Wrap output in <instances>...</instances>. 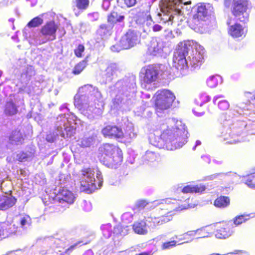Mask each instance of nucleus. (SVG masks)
Wrapping results in <instances>:
<instances>
[{"mask_svg": "<svg viewBox=\"0 0 255 255\" xmlns=\"http://www.w3.org/2000/svg\"><path fill=\"white\" fill-rule=\"evenodd\" d=\"M98 158L108 167L117 169L123 162V154L118 146L106 143L99 147Z\"/></svg>", "mask_w": 255, "mask_h": 255, "instance_id": "nucleus-1", "label": "nucleus"}, {"mask_svg": "<svg viewBox=\"0 0 255 255\" xmlns=\"http://www.w3.org/2000/svg\"><path fill=\"white\" fill-rule=\"evenodd\" d=\"M155 109L163 111L169 108L175 100L174 93L169 90L162 89L158 90L153 96Z\"/></svg>", "mask_w": 255, "mask_h": 255, "instance_id": "nucleus-2", "label": "nucleus"}, {"mask_svg": "<svg viewBox=\"0 0 255 255\" xmlns=\"http://www.w3.org/2000/svg\"><path fill=\"white\" fill-rule=\"evenodd\" d=\"M159 71L154 65L143 67L139 74V81L141 87L147 89L149 85L156 82L158 78Z\"/></svg>", "mask_w": 255, "mask_h": 255, "instance_id": "nucleus-3", "label": "nucleus"}, {"mask_svg": "<svg viewBox=\"0 0 255 255\" xmlns=\"http://www.w3.org/2000/svg\"><path fill=\"white\" fill-rule=\"evenodd\" d=\"M160 136L166 141H175L178 146H182L187 142L186 132L177 127L167 128L162 132Z\"/></svg>", "mask_w": 255, "mask_h": 255, "instance_id": "nucleus-4", "label": "nucleus"}, {"mask_svg": "<svg viewBox=\"0 0 255 255\" xmlns=\"http://www.w3.org/2000/svg\"><path fill=\"white\" fill-rule=\"evenodd\" d=\"M248 5L249 0H233L231 11L237 20L243 23L249 21Z\"/></svg>", "mask_w": 255, "mask_h": 255, "instance_id": "nucleus-5", "label": "nucleus"}, {"mask_svg": "<svg viewBox=\"0 0 255 255\" xmlns=\"http://www.w3.org/2000/svg\"><path fill=\"white\" fill-rule=\"evenodd\" d=\"M94 173L90 168H83L81 170V186L82 191L90 193L96 187Z\"/></svg>", "mask_w": 255, "mask_h": 255, "instance_id": "nucleus-6", "label": "nucleus"}, {"mask_svg": "<svg viewBox=\"0 0 255 255\" xmlns=\"http://www.w3.org/2000/svg\"><path fill=\"white\" fill-rule=\"evenodd\" d=\"M101 133L105 138L122 139L125 137V133L121 127L117 125H108L101 129Z\"/></svg>", "mask_w": 255, "mask_h": 255, "instance_id": "nucleus-7", "label": "nucleus"}, {"mask_svg": "<svg viewBox=\"0 0 255 255\" xmlns=\"http://www.w3.org/2000/svg\"><path fill=\"white\" fill-rule=\"evenodd\" d=\"M188 53V48L186 44L179 46L173 56V66L178 69H182L186 67V56Z\"/></svg>", "mask_w": 255, "mask_h": 255, "instance_id": "nucleus-8", "label": "nucleus"}, {"mask_svg": "<svg viewBox=\"0 0 255 255\" xmlns=\"http://www.w3.org/2000/svg\"><path fill=\"white\" fill-rule=\"evenodd\" d=\"M140 41V35L138 32L132 30H128L121 39L120 45L124 49L133 47Z\"/></svg>", "mask_w": 255, "mask_h": 255, "instance_id": "nucleus-9", "label": "nucleus"}, {"mask_svg": "<svg viewBox=\"0 0 255 255\" xmlns=\"http://www.w3.org/2000/svg\"><path fill=\"white\" fill-rule=\"evenodd\" d=\"M125 20V15L119 10H112L108 14L107 21L113 27L116 25L124 23Z\"/></svg>", "mask_w": 255, "mask_h": 255, "instance_id": "nucleus-10", "label": "nucleus"}, {"mask_svg": "<svg viewBox=\"0 0 255 255\" xmlns=\"http://www.w3.org/2000/svg\"><path fill=\"white\" fill-rule=\"evenodd\" d=\"M56 199L58 202L71 205L74 203L75 196L72 191L63 188L59 191Z\"/></svg>", "mask_w": 255, "mask_h": 255, "instance_id": "nucleus-11", "label": "nucleus"}, {"mask_svg": "<svg viewBox=\"0 0 255 255\" xmlns=\"http://www.w3.org/2000/svg\"><path fill=\"white\" fill-rule=\"evenodd\" d=\"M214 13V7L211 4L200 2L197 4L196 11L195 14L205 19L207 17L211 16Z\"/></svg>", "mask_w": 255, "mask_h": 255, "instance_id": "nucleus-12", "label": "nucleus"}, {"mask_svg": "<svg viewBox=\"0 0 255 255\" xmlns=\"http://www.w3.org/2000/svg\"><path fill=\"white\" fill-rule=\"evenodd\" d=\"M247 31V28L238 23H235L229 26L228 28V34L234 38L244 37Z\"/></svg>", "mask_w": 255, "mask_h": 255, "instance_id": "nucleus-13", "label": "nucleus"}, {"mask_svg": "<svg viewBox=\"0 0 255 255\" xmlns=\"http://www.w3.org/2000/svg\"><path fill=\"white\" fill-rule=\"evenodd\" d=\"M211 234V233L208 231L206 228L197 230L195 232L186 233L182 235L183 237L181 239L184 240V241L180 244L188 243L192 241L194 239V238H192L193 236H197V237L196 238H204L209 237Z\"/></svg>", "mask_w": 255, "mask_h": 255, "instance_id": "nucleus-14", "label": "nucleus"}, {"mask_svg": "<svg viewBox=\"0 0 255 255\" xmlns=\"http://www.w3.org/2000/svg\"><path fill=\"white\" fill-rule=\"evenodd\" d=\"M205 22V18L194 14L189 20V23L191 28L197 32L202 33L206 28L207 24Z\"/></svg>", "mask_w": 255, "mask_h": 255, "instance_id": "nucleus-15", "label": "nucleus"}, {"mask_svg": "<svg viewBox=\"0 0 255 255\" xmlns=\"http://www.w3.org/2000/svg\"><path fill=\"white\" fill-rule=\"evenodd\" d=\"M58 29V25L54 21L47 22L41 28L40 32L45 36H52V40L56 39V33Z\"/></svg>", "mask_w": 255, "mask_h": 255, "instance_id": "nucleus-16", "label": "nucleus"}, {"mask_svg": "<svg viewBox=\"0 0 255 255\" xmlns=\"http://www.w3.org/2000/svg\"><path fill=\"white\" fill-rule=\"evenodd\" d=\"M16 201V198L11 195L0 196V210H8L15 205Z\"/></svg>", "mask_w": 255, "mask_h": 255, "instance_id": "nucleus-17", "label": "nucleus"}, {"mask_svg": "<svg viewBox=\"0 0 255 255\" xmlns=\"http://www.w3.org/2000/svg\"><path fill=\"white\" fill-rule=\"evenodd\" d=\"M8 138L10 144L17 145L22 144L24 141V137L22 133L18 128L12 131Z\"/></svg>", "mask_w": 255, "mask_h": 255, "instance_id": "nucleus-18", "label": "nucleus"}, {"mask_svg": "<svg viewBox=\"0 0 255 255\" xmlns=\"http://www.w3.org/2000/svg\"><path fill=\"white\" fill-rule=\"evenodd\" d=\"M172 219L173 217L169 212L161 216L152 218L151 222L153 227H156L170 222Z\"/></svg>", "mask_w": 255, "mask_h": 255, "instance_id": "nucleus-19", "label": "nucleus"}, {"mask_svg": "<svg viewBox=\"0 0 255 255\" xmlns=\"http://www.w3.org/2000/svg\"><path fill=\"white\" fill-rule=\"evenodd\" d=\"M217 235L220 238H226L233 233L232 225L229 223L222 225L217 230Z\"/></svg>", "mask_w": 255, "mask_h": 255, "instance_id": "nucleus-20", "label": "nucleus"}, {"mask_svg": "<svg viewBox=\"0 0 255 255\" xmlns=\"http://www.w3.org/2000/svg\"><path fill=\"white\" fill-rule=\"evenodd\" d=\"M16 230L14 225L8 222L0 223V237H6L8 235L14 233Z\"/></svg>", "mask_w": 255, "mask_h": 255, "instance_id": "nucleus-21", "label": "nucleus"}, {"mask_svg": "<svg viewBox=\"0 0 255 255\" xmlns=\"http://www.w3.org/2000/svg\"><path fill=\"white\" fill-rule=\"evenodd\" d=\"M204 56L200 52H196L190 59V63L195 69L199 68L204 63Z\"/></svg>", "mask_w": 255, "mask_h": 255, "instance_id": "nucleus-22", "label": "nucleus"}, {"mask_svg": "<svg viewBox=\"0 0 255 255\" xmlns=\"http://www.w3.org/2000/svg\"><path fill=\"white\" fill-rule=\"evenodd\" d=\"M119 68L115 63L109 64L105 70V75L106 78L113 79L114 77L118 76Z\"/></svg>", "mask_w": 255, "mask_h": 255, "instance_id": "nucleus-23", "label": "nucleus"}, {"mask_svg": "<svg viewBox=\"0 0 255 255\" xmlns=\"http://www.w3.org/2000/svg\"><path fill=\"white\" fill-rule=\"evenodd\" d=\"M206 187L203 185H196L195 186L187 185L182 189V192L188 193H201L204 191Z\"/></svg>", "mask_w": 255, "mask_h": 255, "instance_id": "nucleus-24", "label": "nucleus"}, {"mask_svg": "<svg viewBox=\"0 0 255 255\" xmlns=\"http://www.w3.org/2000/svg\"><path fill=\"white\" fill-rule=\"evenodd\" d=\"M146 226V224L145 222L140 221L134 222L132 225V229L136 234L144 235L147 233Z\"/></svg>", "mask_w": 255, "mask_h": 255, "instance_id": "nucleus-25", "label": "nucleus"}, {"mask_svg": "<svg viewBox=\"0 0 255 255\" xmlns=\"http://www.w3.org/2000/svg\"><path fill=\"white\" fill-rule=\"evenodd\" d=\"M113 28L110 24H102L100 25L97 32L102 37L109 36L112 35Z\"/></svg>", "mask_w": 255, "mask_h": 255, "instance_id": "nucleus-26", "label": "nucleus"}, {"mask_svg": "<svg viewBox=\"0 0 255 255\" xmlns=\"http://www.w3.org/2000/svg\"><path fill=\"white\" fill-rule=\"evenodd\" d=\"M230 203V200L228 197L220 196L216 199L214 202V205L219 208H225L228 207Z\"/></svg>", "mask_w": 255, "mask_h": 255, "instance_id": "nucleus-27", "label": "nucleus"}, {"mask_svg": "<svg viewBox=\"0 0 255 255\" xmlns=\"http://www.w3.org/2000/svg\"><path fill=\"white\" fill-rule=\"evenodd\" d=\"M243 181L249 187L255 189V170L243 177Z\"/></svg>", "mask_w": 255, "mask_h": 255, "instance_id": "nucleus-28", "label": "nucleus"}, {"mask_svg": "<svg viewBox=\"0 0 255 255\" xmlns=\"http://www.w3.org/2000/svg\"><path fill=\"white\" fill-rule=\"evenodd\" d=\"M88 65V60L86 58L77 63L73 68L72 73L74 75H79L84 70Z\"/></svg>", "mask_w": 255, "mask_h": 255, "instance_id": "nucleus-29", "label": "nucleus"}, {"mask_svg": "<svg viewBox=\"0 0 255 255\" xmlns=\"http://www.w3.org/2000/svg\"><path fill=\"white\" fill-rule=\"evenodd\" d=\"M4 112L7 116H12L17 112V108L12 101L7 102L5 105Z\"/></svg>", "mask_w": 255, "mask_h": 255, "instance_id": "nucleus-30", "label": "nucleus"}, {"mask_svg": "<svg viewBox=\"0 0 255 255\" xmlns=\"http://www.w3.org/2000/svg\"><path fill=\"white\" fill-rule=\"evenodd\" d=\"M250 219V215L249 214H243L236 216L233 219L234 224L236 226H238L241 224L246 222Z\"/></svg>", "mask_w": 255, "mask_h": 255, "instance_id": "nucleus-31", "label": "nucleus"}, {"mask_svg": "<svg viewBox=\"0 0 255 255\" xmlns=\"http://www.w3.org/2000/svg\"><path fill=\"white\" fill-rule=\"evenodd\" d=\"M142 158L144 161L153 162L158 160L159 156L155 152L146 151Z\"/></svg>", "mask_w": 255, "mask_h": 255, "instance_id": "nucleus-32", "label": "nucleus"}, {"mask_svg": "<svg viewBox=\"0 0 255 255\" xmlns=\"http://www.w3.org/2000/svg\"><path fill=\"white\" fill-rule=\"evenodd\" d=\"M90 0H75L74 5L79 10H84L87 9L90 5Z\"/></svg>", "mask_w": 255, "mask_h": 255, "instance_id": "nucleus-33", "label": "nucleus"}, {"mask_svg": "<svg viewBox=\"0 0 255 255\" xmlns=\"http://www.w3.org/2000/svg\"><path fill=\"white\" fill-rule=\"evenodd\" d=\"M69 205L66 203L58 202L57 204L53 207L54 209V212L57 214L63 213L69 208Z\"/></svg>", "mask_w": 255, "mask_h": 255, "instance_id": "nucleus-34", "label": "nucleus"}, {"mask_svg": "<svg viewBox=\"0 0 255 255\" xmlns=\"http://www.w3.org/2000/svg\"><path fill=\"white\" fill-rule=\"evenodd\" d=\"M43 22V19L39 16H36L28 22V27H35L40 25Z\"/></svg>", "mask_w": 255, "mask_h": 255, "instance_id": "nucleus-35", "label": "nucleus"}, {"mask_svg": "<svg viewBox=\"0 0 255 255\" xmlns=\"http://www.w3.org/2000/svg\"><path fill=\"white\" fill-rule=\"evenodd\" d=\"M143 8H145V9H141L139 12L141 13L142 16H145V19L148 20L149 19H151V17L150 15V5L149 4H145L144 5H142Z\"/></svg>", "mask_w": 255, "mask_h": 255, "instance_id": "nucleus-36", "label": "nucleus"}, {"mask_svg": "<svg viewBox=\"0 0 255 255\" xmlns=\"http://www.w3.org/2000/svg\"><path fill=\"white\" fill-rule=\"evenodd\" d=\"M29 156L28 154L23 151H20L16 154L17 160L20 162H25L28 159Z\"/></svg>", "mask_w": 255, "mask_h": 255, "instance_id": "nucleus-37", "label": "nucleus"}, {"mask_svg": "<svg viewBox=\"0 0 255 255\" xmlns=\"http://www.w3.org/2000/svg\"><path fill=\"white\" fill-rule=\"evenodd\" d=\"M207 84L208 86L211 88L215 87L218 85V80L217 76H213L210 77L207 80Z\"/></svg>", "mask_w": 255, "mask_h": 255, "instance_id": "nucleus-38", "label": "nucleus"}, {"mask_svg": "<svg viewBox=\"0 0 255 255\" xmlns=\"http://www.w3.org/2000/svg\"><path fill=\"white\" fill-rule=\"evenodd\" d=\"M85 50L84 46L82 44H79L76 48L74 49V54L75 56L78 58H81L82 57V53L84 52Z\"/></svg>", "mask_w": 255, "mask_h": 255, "instance_id": "nucleus-39", "label": "nucleus"}, {"mask_svg": "<svg viewBox=\"0 0 255 255\" xmlns=\"http://www.w3.org/2000/svg\"><path fill=\"white\" fill-rule=\"evenodd\" d=\"M176 245L177 242L174 240L166 242L162 244L161 249L162 250L168 249L170 248L175 247Z\"/></svg>", "mask_w": 255, "mask_h": 255, "instance_id": "nucleus-40", "label": "nucleus"}, {"mask_svg": "<svg viewBox=\"0 0 255 255\" xmlns=\"http://www.w3.org/2000/svg\"><path fill=\"white\" fill-rule=\"evenodd\" d=\"M230 105L226 100H222L219 102L218 108L221 111H226L229 108Z\"/></svg>", "mask_w": 255, "mask_h": 255, "instance_id": "nucleus-41", "label": "nucleus"}, {"mask_svg": "<svg viewBox=\"0 0 255 255\" xmlns=\"http://www.w3.org/2000/svg\"><path fill=\"white\" fill-rule=\"evenodd\" d=\"M234 135H232L231 136L230 135H228L227 136L225 137H221L223 139L222 140L224 141H227L226 143L228 144H236L240 142L239 140H236V139H233L234 138L233 137Z\"/></svg>", "mask_w": 255, "mask_h": 255, "instance_id": "nucleus-42", "label": "nucleus"}, {"mask_svg": "<svg viewBox=\"0 0 255 255\" xmlns=\"http://www.w3.org/2000/svg\"><path fill=\"white\" fill-rule=\"evenodd\" d=\"M30 220V217L28 215H25L20 219V223L22 227L24 226Z\"/></svg>", "mask_w": 255, "mask_h": 255, "instance_id": "nucleus-43", "label": "nucleus"}, {"mask_svg": "<svg viewBox=\"0 0 255 255\" xmlns=\"http://www.w3.org/2000/svg\"><path fill=\"white\" fill-rule=\"evenodd\" d=\"M158 48L155 46V44H151L148 48V50L151 54L155 55L156 53L158 51Z\"/></svg>", "mask_w": 255, "mask_h": 255, "instance_id": "nucleus-44", "label": "nucleus"}, {"mask_svg": "<svg viewBox=\"0 0 255 255\" xmlns=\"http://www.w3.org/2000/svg\"><path fill=\"white\" fill-rule=\"evenodd\" d=\"M80 243H82V242L79 241L74 244V245L71 246L69 248H68L67 249L65 250V253L67 254V255H69V252H72Z\"/></svg>", "mask_w": 255, "mask_h": 255, "instance_id": "nucleus-45", "label": "nucleus"}, {"mask_svg": "<svg viewBox=\"0 0 255 255\" xmlns=\"http://www.w3.org/2000/svg\"><path fill=\"white\" fill-rule=\"evenodd\" d=\"M125 4L127 7H131L134 6L136 3V0H124Z\"/></svg>", "mask_w": 255, "mask_h": 255, "instance_id": "nucleus-46", "label": "nucleus"}, {"mask_svg": "<svg viewBox=\"0 0 255 255\" xmlns=\"http://www.w3.org/2000/svg\"><path fill=\"white\" fill-rule=\"evenodd\" d=\"M147 205V203L144 201H141L137 204V207L139 209L143 208Z\"/></svg>", "mask_w": 255, "mask_h": 255, "instance_id": "nucleus-47", "label": "nucleus"}, {"mask_svg": "<svg viewBox=\"0 0 255 255\" xmlns=\"http://www.w3.org/2000/svg\"><path fill=\"white\" fill-rule=\"evenodd\" d=\"M81 97V96H79L78 97L75 98V105L78 106H81L83 105V103L80 101Z\"/></svg>", "mask_w": 255, "mask_h": 255, "instance_id": "nucleus-48", "label": "nucleus"}, {"mask_svg": "<svg viewBox=\"0 0 255 255\" xmlns=\"http://www.w3.org/2000/svg\"><path fill=\"white\" fill-rule=\"evenodd\" d=\"M162 27L159 24H155L153 26V30L154 32L159 31L161 30L162 29Z\"/></svg>", "mask_w": 255, "mask_h": 255, "instance_id": "nucleus-49", "label": "nucleus"}, {"mask_svg": "<svg viewBox=\"0 0 255 255\" xmlns=\"http://www.w3.org/2000/svg\"><path fill=\"white\" fill-rule=\"evenodd\" d=\"M46 140L48 142L52 143L55 141V137L48 135L46 137Z\"/></svg>", "mask_w": 255, "mask_h": 255, "instance_id": "nucleus-50", "label": "nucleus"}, {"mask_svg": "<svg viewBox=\"0 0 255 255\" xmlns=\"http://www.w3.org/2000/svg\"><path fill=\"white\" fill-rule=\"evenodd\" d=\"M152 253L151 251L147 252H142L136 255H152Z\"/></svg>", "mask_w": 255, "mask_h": 255, "instance_id": "nucleus-51", "label": "nucleus"}, {"mask_svg": "<svg viewBox=\"0 0 255 255\" xmlns=\"http://www.w3.org/2000/svg\"><path fill=\"white\" fill-rule=\"evenodd\" d=\"M88 181H89V178H87L86 179H85V182H86V184H88Z\"/></svg>", "mask_w": 255, "mask_h": 255, "instance_id": "nucleus-52", "label": "nucleus"}, {"mask_svg": "<svg viewBox=\"0 0 255 255\" xmlns=\"http://www.w3.org/2000/svg\"><path fill=\"white\" fill-rule=\"evenodd\" d=\"M209 101V98L208 96H206V99L205 100V101L207 102V101Z\"/></svg>", "mask_w": 255, "mask_h": 255, "instance_id": "nucleus-53", "label": "nucleus"}, {"mask_svg": "<svg viewBox=\"0 0 255 255\" xmlns=\"http://www.w3.org/2000/svg\"><path fill=\"white\" fill-rule=\"evenodd\" d=\"M122 229V227H118L117 228V230H118V232H119Z\"/></svg>", "mask_w": 255, "mask_h": 255, "instance_id": "nucleus-54", "label": "nucleus"}, {"mask_svg": "<svg viewBox=\"0 0 255 255\" xmlns=\"http://www.w3.org/2000/svg\"><path fill=\"white\" fill-rule=\"evenodd\" d=\"M169 1H170V0H169ZM174 1V4H176L177 2L178 1V0H173Z\"/></svg>", "mask_w": 255, "mask_h": 255, "instance_id": "nucleus-55", "label": "nucleus"}, {"mask_svg": "<svg viewBox=\"0 0 255 255\" xmlns=\"http://www.w3.org/2000/svg\"><path fill=\"white\" fill-rule=\"evenodd\" d=\"M9 21H11L12 22H14V19H9Z\"/></svg>", "mask_w": 255, "mask_h": 255, "instance_id": "nucleus-56", "label": "nucleus"}, {"mask_svg": "<svg viewBox=\"0 0 255 255\" xmlns=\"http://www.w3.org/2000/svg\"><path fill=\"white\" fill-rule=\"evenodd\" d=\"M238 252H239V251H235V253H236V254H238Z\"/></svg>", "mask_w": 255, "mask_h": 255, "instance_id": "nucleus-57", "label": "nucleus"}, {"mask_svg": "<svg viewBox=\"0 0 255 255\" xmlns=\"http://www.w3.org/2000/svg\"><path fill=\"white\" fill-rule=\"evenodd\" d=\"M254 99L255 100V94L254 96Z\"/></svg>", "mask_w": 255, "mask_h": 255, "instance_id": "nucleus-58", "label": "nucleus"}, {"mask_svg": "<svg viewBox=\"0 0 255 255\" xmlns=\"http://www.w3.org/2000/svg\"><path fill=\"white\" fill-rule=\"evenodd\" d=\"M59 255H64L63 254H60Z\"/></svg>", "mask_w": 255, "mask_h": 255, "instance_id": "nucleus-59", "label": "nucleus"}]
</instances>
